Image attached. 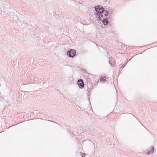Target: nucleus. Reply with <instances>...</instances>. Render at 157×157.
<instances>
[{"label":"nucleus","instance_id":"f257e3e1","mask_svg":"<svg viewBox=\"0 0 157 157\" xmlns=\"http://www.w3.org/2000/svg\"><path fill=\"white\" fill-rule=\"evenodd\" d=\"M107 10H105L103 7L100 5L97 6L95 8L94 15L98 21L102 22L104 26L107 25L109 21L106 17L109 14Z\"/></svg>","mask_w":157,"mask_h":157},{"label":"nucleus","instance_id":"f03ea898","mask_svg":"<svg viewBox=\"0 0 157 157\" xmlns=\"http://www.w3.org/2000/svg\"><path fill=\"white\" fill-rule=\"evenodd\" d=\"M67 55L70 57H74L76 56V51L73 49H70L68 51Z\"/></svg>","mask_w":157,"mask_h":157},{"label":"nucleus","instance_id":"7ed1b4c3","mask_svg":"<svg viewBox=\"0 0 157 157\" xmlns=\"http://www.w3.org/2000/svg\"><path fill=\"white\" fill-rule=\"evenodd\" d=\"M77 84L80 89L83 88L84 87V84L83 81L82 79H79L78 80Z\"/></svg>","mask_w":157,"mask_h":157},{"label":"nucleus","instance_id":"20e7f679","mask_svg":"<svg viewBox=\"0 0 157 157\" xmlns=\"http://www.w3.org/2000/svg\"><path fill=\"white\" fill-rule=\"evenodd\" d=\"M154 148L153 146H151L150 148L147 150V153L149 155L152 154L154 152Z\"/></svg>","mask_w":157,"mask_h":157},{"label":"nucleus","instance_id":"39448f33","mask_svg":"<svg viewBox=\"0 0 157 157\" xmlns=\"http://www.w3.org/2000/svg\"><path fill=\"white\" fill-rule=\"evenodd\" d=\"M106 81V79L105 76L101 77L100 79V82L103 83L105 82Z\"/></svg>","mask_w":157,"mask_h":157},{"label":"nucleus","instance_id":"423d86ee","mask_svg":"<svg viewBox=\"0 0 157 157\" xmlns=\"http://www.w3.org/2000/svg\"><path fill=\"white\" fill-rule=\"evenodd\" d=\"M109 64L112 66H113L115 64V63H114V62H112L111 59V57H110V58L109 59Z\"/></svg>","mask_w":157,"mask_h":157},{"label":"nucleus","instance_id":"0eeeda50","mask_svg":"<svg viewBox=\"0 0 157 157\" xmlns=\"http://www.w3.org/2000/svg\"><path fill=\"white\" fill-rule=\"evenodd\" d=\"M87 86H88V89L87 90V91H88V92L89 93V94H90V91L91 90V89L93 88V85L91 87H90V88H89L88 87V83H87Z\"/></svg>","mask_w":157,"mask_h":157},{"label":"nucleus","instance_id":"6e6552de","mask_svg":"<svg viewBox=\"0 0 157 157\" xmlns=\"http://www.w3.org/2000/svg\"><path fill=\"white\" fill-rule=\"evenodd\" d=\"M80 155L82 157H85V156L86 155V154L85 153H82V152H80Z\"/></svg>","mask_w":157,"mask_h":157},{"label":"nucleus","instance_id":"1a4fd4ad","mask_svg":"<svg viewBox=\"0 0 157 157\" xmlns=\"http://www.w3.org/2000/svg\"><path fill=\"white\" fill-rule=\"evenodd\" d=\"M125 67V65L123 64L122 65L120 69L121 70V71L120 70H119V73H120V71H122V69L124 67Z\"/></svg>","mask_w":157,"mask_h":157},{"label":"nucleus","instance_id":"9d476101","mask_svg":"<svg viewBox=\"0 0 157 157\" xmlns=\"http://www.w3.org/2000/svg\"><path fill=\"white\" fill-rule=\"evenodd\" d=\"M111 55L110 54H108V53H107V57L108 58V57H109V58H110V57H112L111 56H110Z\"/></svg>","mask_w":157,"mask_h":157},{"label":"nucleus","instance_id":"9b49d317","mask_svg":"<svg viewBox=\"0 0 157 157\" xmlns=\"http://www.w3.org/2000/svg\"><path fill=\"white\" fill-rule=\"evenodd\" d=\"M72 135H73V136H75L76 135V134H75L74 133H72Z\"/></svg>","mask_w":157,"mask_h":157},{"label":"nucleus","instance_id":"f8f14e48","mask_svg":"<svg viewBox=\"0 0 157 157\" xmlns=\"http://www.w3.org/2000/svg\"><path fill=\"white\" fill-rule=\"evenodd\" d=\"M49 118H52V117H51V116H49V117L48 118V119H49Z\"/></svg>","mask_w":157,"mask_h":157},{"label":"nucleus","instance_id":"ddd939ff","mask_svg":"<svg viewBox=\"0 0 157 157\" xmlns=\"http://www.w3.org/2000/svg\"><path fill=\"white\" fill-rule=\"evenodd\" d=\"M89 80H90V78H88V79H87V81H88Z\"/></svg>","mask_w":157,"mask_h":157},{"label":"nucleus","instance_id":"4468645a","mask_svg":"<svg viewBox=\"0 0 157 157\" xmlns=\"http://www.w3.org/2000/svg\"><path fill=\"white\" fill-rule=\"evenodd\" d=\"M102 28H104V27H103V26H102Z\"/></svg>","mask_w":157,"mask_h":157}]
</instances>
